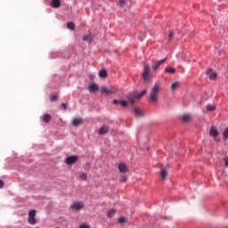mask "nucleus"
<instances>
[{"mask_svg": "<svg viewBox=\"0 0 228 228\" xmlns=\"http://www.w3.org/2000/svg\"><path fill=\"white\" fill-rule=\"evenodd\" d=\"M70 208L71 209H74V211H80V209H83L85 208V203L81 201H77L71 204Z\"/></svg>", "mask_w": 228, "mask_h": 228, "instance_id": "39448f33", "label": "nucleus"}, {"mask_svg": "<svg viewBox=\"0 0 228 228\" xmlns=\"http://www.w3.org/2000/svg\"><path fill=\"white\" fill-rule=\"evenodd\" d=\"M79 228H91V227L90 225L84 224H81Z\"/></svg>", "mask_w": 228, "mask_h": 228, "instance_id": "72a5a7b5", "label": "nucleus"}, {"mask_svg": "<svg viewBox=\"0 0 228 228\" xmlns=\"http://www.w3.org/2000/svg\"><path fill=\"white\" fill-rule=\"evenodd\" d=\"M99 77H103V78L108 77V71H106V69H102V70L99 72Z\"/></svg>", "mask_w": 228, "mask_h": 228, "instance_id": "5701e85b", "label": "nucleus"}, {"mask_svg": "<svg viewBox=\"0 0 228 228\" xmlns=\"http://www.w3.org/2000/svg\"><path fill=\"white\" fill-rule=\"evenodd\" d=\"M90 79H94L95 77L94 75L89 76Z\"/></svg>", "mask_w": 228, "mask_h": 228, "instance_id": "4c0bfd02", "label": "nucleus"}, {"mask_svg": "<svg viewBox=\"0 0 228 228\" xmlns=\"http://www.w3.org/2000/svg\"><path fill=\"white\" fill-rule=\"evenodd\" d=\"M120 183H126L127 181L126 175H122L119 179Z\"/></svg>", "mask_w": 228, "mask_h": 228, "instance_id": "7c9ffc66", "label": "nucleus"}, {"mask_svg": "<svg viewBox=\"0 0 228 228\" xmlns=\"http://www.w3.org/2000/svg\"><path fill=\"white\" fill-rule=\"evenodd\" d=\"M134 111V115H136L137 117H143V113L142 112V110H140V108L135 107Z\"/></svg>", "mask_w": 228, "mask_h": 228, "instance_id": "6ab92c4d", "label": "nucleus"}, {"mask_svg": "<svg viewBox=\"0 0 228 228\" xmlns=\"http://www.w3.org/2000/svg\"><path fill=\"white\" fill-rule=\"evenodd\" d=\"M51 115L50 114H45L43 117V122H45V124H49L51 122Z\"/></svg>", "mask_w": 228, "mask_h": 228, "instance_id": "f3484780", "label": "nucleus"}, {"mask_svg": "<svg viewBox=\"0 0 228 228\" xmlns=\"http://www.w3.org/2000/svg\"><path fill=\"white\" fill-rule=\"evenodd\" d=\"M165 72H167V74H175V69L172 67H167L165 69Z\"/></svg>", "mask_w": 228, "mask_h": 228, "instance_id": "4be33fe9", "label": "nucleus"}, {"mask_svg": "<svg viewBox=\"0 0 228 228\" xmlns=\"http://www.w3.org/2000/svg\"><path fill=\"white\" fill-rule=\"evenodd\" d=\"M88 90L91 94H94V92H99V86L97 84H91L88 86Z\"/></svg>", "mask_w": 228, "mask_h": 228, "instance_id": "9d476101", "label": "nucleus"}, {"mask_svg": "<svg viewBox=\"0 0 228 228\" xmlns=\"http://www.w3.org/2000/svg\"><path fill=\"white\" fill-rule=\"evenodd\" d=\"M160 177L165 181L168 177V167H166L160 170Z\"/></svg>", "mask_w": 228, "mask_h": 228, "instance_id": "1a4fd4ad", "label": "nucleus"}, {"mask_svg": "<svg viewBox=\"0 0 228 228\" xmlns=\"http://www.w3.org/2000/svg\"><path fill=\"white\" fill-rule=\"evenodd\" d=\"M181 84H179V82H175L171 85V89L173 90H177V88H179Z\"/></svg>", "mask_w": 228, "mask_h": 228, "instance_id": "a878e982", "label": "nucleus"}, {"mask_svg": "<svg viewBox=\"0 0 228 228\" xmlns=\"http://www.w3.org/2000/svg\"><path fill=\"white\" fill-rule=\"evenodd\" d=\"M224 161L225 167H228V157L224 158Z\"/></svg>", "mask_w": 228, "mask_h": 228, "instance_id": "f704fd0d", "label": "nucleus"}, {"mask_svg": "<svg viewBox=\"0 0 228 228\" xmlns=\"http://www.w3.org/2000/svg\"><path fill=\"white\" fill-rule=\"evenodd\" d=\"M118 4L121 6V8L124 7L126 5V0H119Z\"/></svg>", "mask_w": 228, "mask_h": 228, "instance_id": "2f4dec72", "label": "nucleus"}, {"mask_svg": "<svg viewBox=\"0 0 228 228\" xmlns=\"http://www.w3.org/2000/svg\"><path fill=\"white\" fill-rule=\"evenodd\" d=\"M101 92H102V94H106L107 95H111L113 94H117V89H115V88L109 89L106 86H102L101 88Z\"/></svg>", "mask_w": 228, "mask_h": 228, "instance_id": "423d86ee", "label": "nucleus"}, {"mask_svg": "<svg viewBox=\"0 0 228 228\" xmlns=\"http://www.w3.org/2000/svg\"><path fill=\"white\" fill-rule=\"evenodd\" d=\"M142 77L143 81H151L152 75H151V66L149 64H144Z\"/></svg>", "mask_w": 228, "mask_h": 228, "instance_id": "f03ea898", "label": "nucleus"}, {"mask_svg": "<svg viewBox=\"0 0 228 228\" xmlns=\"http://www.w3.org/2000/svg\"><path fill=\"white\" fill-rule=\"evenodd\" d=\"M77 161V156L76 155H71L68 158L65 159V163L67 165H74Z\"/></svg>", "mask_w": 228, "mask_h": 228, "instance_id": "0eeeda50", "label": "nucleus"}, {"mask_svg": "<svg viewBox=\"0 0 228 228\" xmlns=\"http://www.w3.org/2000/svg\"><path fill=\"white\" fill-rule=\"evenodd\" d=\"M83 40H84L85 42H88L89 44H92V41H93L92 36H91V35H85V36L83 37Z\"/></svg>", "mask_w": 228, "mask_h": 228, "instance_id": "412c9836", "label": "nucleus"}, {"mask_svg": "<svg viewBox=\"0 0 228 228\" xmlns=\"http://www.w3.org/2000/svg\"><path fill=\"white\" fill-rule=\"evenodd\" d=\"M146 94H147V90L144 89L143 91H142L141 94H134V97H129L128 99L130 102H132V104H134V102H136V99H141V97H143V95H145Z\"/></svg>", "mask_w": 228, "mask_h": 228, "instance_id": "20e7f679", "label": "nucleus"}, {"mask_svg": "<svg viewBox=\"0 0 228 228\" xmlns=\"http://www.w3.org/2000/svg\"><path fill=\"white\" fill-rule=\"evenodd\" d=\"M210 136H213L214 138H216L218 136V130L216 127H211L209 132Z\"/></svg>", "mask_w": 228, "mask_h": 228, "instance_id": "2eb2a0df", "label": "nucleus"}, {"mask_svg": "<svg viewBox=\"0 0 228 228\" xmlns=\"http://www.w3.org/2000/svg\"><path fill=\"white\" fill-rule=\"evenodd\" d=\"M87 177L86 173H79V178L82 179V181H86Z\"/></svg>", "mask_w": 228, "mask_h": 228, "instance_id": "bb28decb", "label": "nucleus"}, {"mask_svg": "<svg viewBox=\"0 0 228 228\" xmlns=\"http://www.w3.org/2000/svg\"><path fill=\"white\" fill-rule=\"evenodd\" d=\"M61 106H62L63 110H67V104L66 103H61Z\"/></svg>", "mask_w": 228, "mask_h": 228, "instance_id": "e433bc0d", "label": "nucleus"}, {"mask_svg": "<svg viewBox=\"0 0 228 228\" xmlns=\"http://www.w3.org/2000/svg\"><path fill=\"white\" fill-rule=\"evenodd\" d=\"M210 72H213L212 70H208V72H207V74H209Z\"/></svg>", "mask_w": 228, "mask_h": 228, "instance_id": "58836bf2", "label": "nucleus"}, {"mask_svg": "<svg viewBox=\"0 0 228 228\" xmlns=\"http://www.w3.org/2000/svg\"><path fill=\"white\" fill-rule=\"evenodd\" d=\"M113 104H120L123 108L127 107V101H118V100H113Z\"/></svg>", "mask_w": 228, "mask_h": 228, "instance_id": "ddd939ff", "label": "nucleus"}, {"mask_svg": "<svg viewBox=\"0 0 228 228\" xmlns=\"http://www.w3.org/2000/svg\"><path fill=\"white\" fill-rule=\"evenodd\" d=\"M82 124H83V118H76L72 121V125L75 127H77L78 126H81Z\"/></svg>", "mask_w": 228, "mask_h": 228, "instance_id": "9b49d317", "label": "nucleus"}, {"mask_svg": "<svg viewBox=\"0 0 228 228\" xmlns=\"http://www.w3.org/2000/svg\"><path fill=\"white\" fill-rule=\"evenodd\" d=\"M107 133H110L109 126H103L99 130V134H107Z\"/></svg>", "mask_w": 228, "mask_h": 228, "instance_id": "f8f14e48", "label": "nucleus"}, {"mask_svg": "<svg viewBox=\"0 0 228 228\" xmlns=\"http://www.w3.org/2000/svg\"><path fill=\"white\" fill-rule=\"evenodd\" d=\"M115 213H116L115 209L109 210L107 214L108 218H113V216H115Z\"/></svg>", "mask_w": 228, "mask_h": 228, "instance_id": "393cba45", "label": "nucleus"}, {"mask_svg": "<svg viewBox=\"0 0 228 228\" xmlns=\"http://www.w3.org/2000/svg\"><path fill=\"white\" fill-rule=\"evenodd\" d=\"M126 217L120 216V217L118 218V224H126Z\"/></svg>", "mask_w": 228, "mask_h": 228, "instance_id": "c756f323", "label": "nucleus"}, {"mask_svg": "<svg viewBox=\"0 0 228 228\" xmlns=\"http://www.w3.org/2000/svg\"><path fill=\"white\" fill-rule=\"evenodd\" d=\"M168 38L169 40H172V38H174V32L170 31L169 35H168Z\"/></svg>", "mask_w": 228, "mask_h": 228, "instance_id": "473e14b6", "label": "nucleus"}, {"mask_svg": "<svg viewBox=\"0 0 228 228\" xmlns=\"http://www.w3.org/2000/svg\"><path fill=\"white\" fill-rule=\"evenodd\" d=\"M118 170L122 174H126V172H127V166H126V164L124 163H121L118 165Z\"/></svg>", "mask_w": 228, "mask_h": 228, "instance_id": "4468645a", "label": "nucleus"}, {"mask_svg": "<svg viewBox=\"0 0 228 228\" xmlns=\"http://www.w3.org/2000/svg\"><path fill=\"white\" fill-rule=\"evenodd\" d=\"M50 101H51V102H54L55 101H58V95L57 94H50Z\"/></svg>", "mask_w": 228, "mask_h": 228, "instance_id": "cd10ccee", "label": "nucleus"}, {"mask_svg": "<svg viewBox=\"0 0 228 228\" xmlns=\"http://www.w3.org/2000/svg\"><path fill=\"white\" fill-rule=\"evenodd\" d=\"M182 119L183 120V122H190L191 120V115L190 114H183L182 116Z\"/></svg>", "mask_w": 228, "mask_h": 228, "instance_id": "a211bd4d", "label": "nucleus"}, {"mask_svg": "<svg viewBox=\"0 0 228 228\" xmlns=\"http://www.w3.org/2000/svg\"><path fill=\"white\" fill-rule=\"evenodd\" d=\"M51 6L52 8H60V6H61V3L60 2V0H52Z\"/></svg>", "mask_w": 228, "mask_h": 228, "instance_id": "dca6fc26", "label": "nucleus"}, {"mask_svg": "<svg viewBox=\"0 0 228 228\" xmlns=\"http://www.w3.org/2000/svg\"><path fill=\"white\" fill-rule=\"evenodd\" d=\"M67 28L68 29H70L71 31H74V29H76V24H74V22L69 21L67 23Z\"/></svg>", "mask_w": 228, "mask_h": 228, "instance_id": "aec40b11", "label": "nucleus"}, {"mask_svg": "<svg viewBox=\"0 0 228 228\" xmlns=\"http://www.w3.org/2000/svg\"><path fill=\"white\" fill-rule=\"evenodd\" d=\"M209 79L215 81V79H216V72H211L209 75Z\"/></svg>", "mask_w": 228, "mask_h": 228, "instance_id": "c85d7f7f", "label": "nucleus"}, {"mask_svg": "<svg viewBox=\"0 0 228 228\" xmlns=\"http://www.w3.org/2000/svg\"><path fill=\"white\" fill-rule=\"evenodd\" d=\"M216 110V106L213 104H208L207 105V110L208 111H215Z\"/></svg>", "mask_w": 228, "mask_h": 228, "instance_id": "b1692460", "label": "nucleus"}, {"mask_svg": "<svg viewBox=\"0 0 228 228\" xmlns=\"http://www.w3.org/2000/svg\"><path fill=\"white\" fill-rule=\"evenodd\" d=\"M28 222L30 225H35V224H37V210H30L28 212Z\"/></svg>", "mask_w": 228, "mask_h": 228, "instance_id": "7ed1b4c3", "label": "nucleus"}, {"mask_svg": "<svg viewBox=\"0 0 228 228\" xmlns=\"http://www.w3.org/2000/svg\"><path fill=\"white\" fill-rule=\"evenodd\" d=\"M161 92V86L159 84H155L151 88L150 94V102H158L159 99V93Z\"/></svg>", "mask_w": 228, "mask_h": 228, "instance_id": "f257e3e1", "label": "nucleus"}, {"mask_svg": "<svg viewBox=\"0 0 228 228\" xmlns=\"http://www.w3.org/2000/svg\"><path fill=\"white\" fill-rule=\"evenodd\" d=\"M167 58L166 57L165 59L155 61L154 64L152 65V69L158 70L159 69V67H161V65H163V63H165V61H167Z\"/></svg>", "mask_w": 228, "mask_h": 228, "instance_id": "6e6552de", "label": "nucleus"}, {"mask_svg": "<svg viewBox=\"0 0 228 228\" xmlns=\"http://www.w3.org/2000/svg\"><path fill=\"white\" fill-rule=\"evenodd\" d=\"M4 186V182L3 180H0V188H3Z\"/></svg>", "mask_w": 228, "mask_h": 228, "instance_id": "c9c22d12", "label": "nucleus"}]
</instances>
